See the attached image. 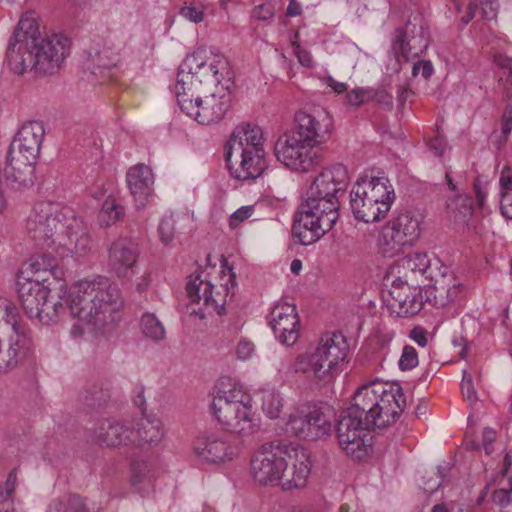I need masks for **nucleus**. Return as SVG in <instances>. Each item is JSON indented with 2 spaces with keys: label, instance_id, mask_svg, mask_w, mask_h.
<instances>
[{
  "label": "nucleus",
  "instance_id": "32",
  "mask_svg": "<svg viewBox=\"0 0 512 512\" xmlns=\"http://www.w3.org/2000/svg\"><path fill=\"white\" fill-rule=\"evenodd\" d=\"M131 426L133 428L131 445L133 446L150 448L159 444L163 438V431L159 420L142 417L135 425Z\"/></svg>",
  "mask_w": 512,
  "mask_h": 512
},
{
  "label": "nucleus",
  "instance_id": "43",
  "mask_svg": "<svg viewBox=\"0 0 512 512\" xmlns=\"http://www.w3.org/2000/svg\"><path fill=\"white\" fill-rule=\"evenodd\" d=\"M83 401L88 406L101 405L110 398L109 389L93 384L90 389H85L82 393Z\"/></svg>",
  "mask_w": 512,
  "mask_h": 512
},
{
  "label": "nucleus",
  "instance_id": "20",
  "mask_svg": "<svg viewBox=\"0 0 512 512\" xmlns=\"http://www.w3.org/2000/svg\"><path fill=\"white\" fill-rule=\"evenodd\" d=\"M429 46V29L420 15L407 20L403 28L396 30L394 49L398 56L410 61L423 54Z\"/></svg>",
  "mask_w": 512,
  "mask_h": 512
},
{
  "label": "nucleus",
  "instance_id": "41",
  "mask_svg": "<svg viewBox=\"0 0 512 512\" xmlns=\"http://www.w3.org/2000/svg\"><path fill=\"white\" fill-rule=\"evenodd\" d=\"M141 330L145 337L155 341H160L165 337V329L162 323L154 314L145 313L141 317Z\"/></svg>",
  "mask_w": 512,
  "mask_h": 512
},
{
  "label": "nucleus",
  "instance_id": "63",
  "mask_svg": "<svg viewBox=\"0 0 512 512\" xmlns=\"http://www.w3.org/2000/svg\"><path fill=\"white\" fill-rule=\"evenodd\" d=\"M54 260L53 259H50L49 263H48V267H42V264L39 262L38 259H36L32 264L31 266L33 267V269H35V273L36 274H39L41 271H43L44 273H49L51 275H55L56 273V270H55V267L54 265L51 263L53 262Z\"/></svg>",
  "mask_w": 512,
  "mask_h": 512
},
{
  "label": "nucleus",
  "instance_id": "6",
  "mask_svg": "<svg viewBox=\"0 0 512 512\" xmlns=\"http://www.w3.org/2000/svg\"><path fill=\"white\" fill-rule=\"evenodd\" d=\"M234 72L228 59L222 54H215L202 60L198 55L188 56L181 64L175 84L178 92H210L214 89H231Z\"/></svg>",
  "mask_w": 512,
  "mask_h": 512
},
{
  "label": "nucleus",
  "instance_id": "5",
  "mask_svg": "<svg viewBox=\"0 0 512 512\" xmlns=\"http://www.w3.org/2000/svg\"><path fill=\"white\" fill-rule=\"evenodd\" d=\"M262 129L255 124L242 123L233 130L226 146L225 159L234 178L255 179L266 168Z\"/></svg>",
  "mask_w": 512,
  "mask_h": 512
},
{
  "label": "nucleus",
  "instance_id": "40",
  "mask_svg": "<svg viewBox=\"0 0 512 512\" xmlns=\"http://www.w3.org/2000/svg\"><path fill=\"white\" fill-rule=\"evenodd\" d=\"M11 343L7 350H0V372H7L16 367L18 359L21 354H24L29 348V345L22 346L21 344L15 345V339L10 337Z\"/></svg>",
  "mask_w": 512,
  "mask_h": 512
},
{
  "label": "nucleus",
  "instance_id": "10",
  "mask_svg": "<svg viewBox=\"0 0 512 512\" xmlns=\"http://www.w3.org/2000/svg\"><path fill=\"white\" fill-rule=\"evenodd\" d=\"M30 43L22 53L16 52L15 44L12 42L7 47L8 63L19 74L27 70L44 74L53 73L69 52V40L56 34L44 36Z\"/></svg>",
  "mask_w": 512,
  "mask_h": 512
},
{
  "label": "nucleus",
  "instance_id": "17",
  "mask_svg": "<svg viewBox=\"0 0 512 512\" xmlns=\"http://www.w3.org/2000/svg\"><path fill=\"white\" fill-rule=\"evenodd\" d=\"M274 153L279 162L294 171L308 172L322 161L321 154L295 134L279 137Z\"/></svg>",
  "mask_w": 512,
  "mask_h": 512
},
{
  "label": "nucleus",
  "instance_id": "34",
  "mask_svg": "<svg viewBox=\"0 0 512 512\" xmlns=\"http://www.w3.org/2000/svg\"><path fill=\"white\" fill-rule=\"evenodd\" d=\"M118 61L117 53L109 47L101 49L92 48L89 51V57L85 61V69L90 70L91 74L96 75L95 69H109L114 67Z\"/></svg>",
  "mask_w": 512,
  "mask_h": 512
},
{
  "label": "nucleus",
  "instance_id": "22",
  "mask_svg": "<svg viewBox=\"0 0 512 512\" xmlns=\"http://www.w3.org/2000/svg\"><path fill=\"white\" fill-rule=\"evenodd\" d=\"M285 458L287 465L279 471V480L275 484L284 490L305 486L311 470L309 453L304 448L291 446Z\"/></svg>",
  "mask_w": 512,
  "mask_h": 512
},
{
  "label": "nucleus",
  "instance_id": "38",
  "mask_svg": "<svg viewBox=\"0 0 512 512\" xmlns=\"http://www.w3.org/2000/svg\"><path fill=\"white\" fill-rule=\"evenodd\" d=\"M447 210L455 222L464 223L472 214L471 201L463 195L454 196L447 201Z\"/></svg>",
  "mask_w": 512,
  "mask_h": 512
},
{
  "label": "nucleus",
  "instance_id": "18",
  "mask_svg": "<svg viewBox=\"0 0 512 512\" xmlns=\"http://www.w3.org/2000/svg\"><path fill=\"white\" fill-rule=\"evenodd\" d=\"M295 129L298 137L306 145L314 148L325 144L332 135L334 128L333 118L330 113L321 108L299 110L294 116Z\"/></svg>",
  "mask_w": 512,
  "mask_h": 512
},
{
  "label": "nucleus",
  "instance_id": "25",
  "mask_svg": "<svg viewBox=\"0 0 512 512\" xmlns=\"http://www.w3.org/2000/svg\"><path fill=\"white\" fill-rule=\"evenodd\" d=\"M139 257L138 244L131 238L120 237L108 249V267L118 278H128Z\"/></svg>",
  "mask_w": 512,
  "mask_h": 512
},
{
  "label": "nucleus",
  "instance_id": "23",
  "mask_svg": "<svg viewBox=\"0 0 512 512\" xmlns=\"http://www.w3.org/2000/svg\"><path fill=\"white\" fill-rule=\"evenodd\" d=\"M195 454L202 461L218 464L233 460L239 452L238 446L225 434H210L199 437L194 444Z\"/></svg>",
  "mask_w": 512,
  "mask_h": 512
},
{
  "label": "nucleus",
  "instance_id": "3",
  "mask_svg": "<svg viewBox=\"0 0 512 512\" xmlns=\"http://www.w3.org/2000/svg\"><path fill=\"white\" fill-rule=\"evenodd\" d=\"M45 128L40 121L24 123L14 136L6 157L5 182L13 190L30 188L35 183V164Z\"/></svg>",
  "mask_w": 512,
  "mask_h": 512
},
{
  "label": "nucleus",
  "instance_id": "39",
  "mask_svg": "<svg viewBox=\"0 0 512 512\" xmlns=\"http://www.w3.org/2000/svg\"><path fill=\"white\" fill-rule=\"evenodd\" d=\"M153 465L145 459H134L131 462V483L134 487L141 488L145 483H150L153 477Z\"/></svg>",
  "mask_w": 512,
  "mask_h": 512
},
{
  "label": "nucleus",
  "instance_id": "36",
  "mask_svg": "<svg viewBox=\"0 0 512 512\" xmlns=\"http://www.w3.org/2000/svg\"><path fill=\"white\" fill-rule=\"evenodd\" d=\"M400 267L403 269L405 277L417 274L425 275L430 268V260L426 253L415 252L402 258Z\"/></svg>",
  "mask_w": 512,
  "mask_h": 512
},
{
  "label": "nucleus",
  "instance_id": "15",
  "mask_svg": "<svg viewBox=\"0 0 512 512\" xmlns=\"http://www.w3.org/2000/svg\"><path fill=\"white\" fill-rule=\"evenodd\" d=\"M419 235V221L410 213H401L382 228L378 239L380 252L385 257H394L411 246Z\"/></svg>",
  "mask_w": 512,
  "mask_h": 512
},
{
  "label": "nucleus",
  "instance_id": "46",
  "mask_svg": "<svg viewBox=\"0 0 512 512\" xmlns=\"http://www.w3.org/2000/svg\"><path fill=\"white\" fill-rule=\"evenodd\" d=\"M175 224L176 220L172 214L164 216L159 224L158 232L162 243L165 245L170 244L174 238Z\"/></svg>",
  "mask_w": 512,
  "mask_h": 512
},
{
  "label": "nucleus",
  "instance_id": "60",
  "mask_svg": "<svg viewBox=\"0 0 512 512\" xmlns=\"http://www.w3.org/2000/svg\"><path fill=\"white\" fill-rule=\"evenodd\" d=\"M293 47L299 63L305 67H311L312 58L310 54L307 51L301 49L300 45L297 43H293Z\"/></svg>",
  "mask_w": 512,
  "mask_h": 512
},
{
  "label": "nucleus",
  "instance_id": "1",
  "mask_svg": "<svg viewBox=\"0 0 512 512\" xmlns=\"http://www.w3.org/2000/svg\"><path fill=\"white\" fill-rule=\"evenodd\" d=\"M65 304L66 314L103 331L120 321L124 299L116 284L96 276L76 282L66 294Z\"/></svg>",
  "mask_w": 512,
  "mask_h": 512
},
{
  "label": "nucleus",
  "instance_id": "59",
  "mask_svg": "<svg viewBox=\"0 0 512 512\" xmlns=\"http://www.w3.org/2000/svg\"><path fill=\"white\" fill-rule=\"evenodd\" d=\"M371 101H376L388 109H392L393 107V97L385 91H373Z\"/></svg>",
  "mask_w": 512,
  "mask_h": 512
},
{
  "label": "nucleus",
  "instance_id": "12",
  "mask_svg": "<svg viewBox=\"0 0 512 512\" xmlns=\"http://www.w3.org/2000/svg\"><path fill=\"white\" fill-rule=\"evenodd\" d=\"M80 219L72 211L52 201L35 203L26 222L28 234L41 245L50 246L65 231L79 228Z\"/></svg>",
  "mask_w": 512,
  "mask_h": 512
},
{
  "label": "nucleus",
  "instance_id": "26",
  "mask_svg": "<svg viewBox=\"0 0 512 512\" xmlns=\"http://www.w3.org/2000/svg\"><path fill=\"white\" fill-rule=\"evenodd\" d=\"M270 315V326L275 337L284 345H294L299 338L300 327L296 307L288 303L277 304Z\"/></svg>",
  "mask_w": 512,
  "mask_h": 512
},
{
  "label": "nucleus",
  "instance_id": "50",
  "mask_svg": "<svg viewBox=\"0 0 512 512\" xmlns=\"http://www.w3.org/2000/svg\"><path fill=\"white\" fill-rule=\"evenodd\" d=\"M254 211L253 206H242L237 209L229 219V226L234 229L244 220L248 219Z\"/></svg>",
  "mask_w": 512,
  "mask_h": 512
},
{
  "label": "nucleus",
  "instance_id": "49",
  "mask_svg": "<svg viewBox=\"0 0 512 512\" xmlns=\"http://www.w3.org/2000/svg\"><path fill=\"white\" fill-rule=\"evenodd\" d=\"M461 390L466 399L473 403L478 400L477 393L473 386L472 375L466 370L463 371V377L461 382Z\"/></svg>",
  "mask_w": 512,
  "mask_h": 512
},
{
  "label": "nucleus",
  "instance_id": "30",
  "mask_svg": "<svg viewBox=\"0 0 512 512\" xmlns=\"http://www.w3.org/2000/svg\"><path fill=\"white\" fill-rule=\"evenodd\" d=\"M350 206L354 217L365 223L378 222L385 218L388 209L380 207V203L362 193L359 187H352L350 192Z\"/></svg>",
  "mask_w": 512,
  "mask_h": 512
},
{
  "label": "nucleus",
  "instance_id": "54",
  "mask_svg": "<svg viewBox=\"0 0 512 512\" xmlns=\"http://www.w3.org/2000/svg\"><path fill=\"white\" fill-rule=\"evenodd\" d=\"M499 184L502 193L512 192V168L505 166L500 174Z\"/></svg>",
  "mask_w": 512,
  "mask_h": 512
},
{
  "label": "nucleus",
  "instance_id": "58",
  "mask_svg": "<svg viewBox=\"0 0 512 512\" xmlns=\"http://www.w3.org/2000/svg\"><path fill=\"white\" fill-rule=\"evenodd\" d=\"M501 196V213L504 217L512 219V191L509 193H502Z\"/></svg>",
  "mask_w": 512,
  "mask_h": 512
},
{
  "label": "nucleus",
  "instance_id": "29",
  "mask_svg": "<svg viewBox=\"0 0 512 512\" xmlns=\"http://www.w3.org/2000/svg\"><path fill=\"white\" fill-rule=\"evenodd\" d=\"M353 187H359V189H362V193L379 202L380 207L378 209L383 207L390 211L396 198L394 188L390 180L385 176L360 177Z\"/></svg>",
  "mask_w": 512,
  "mask_h": 512
},
{
  "label": "nucleus",
  "instance_id": "45",
  "mask_svg": "<svg viewBox=\"0 0 512 512\" xmlns=\"http://www.w3.org/2000/svg\"><path fill=\"white\" fill-rule=\"evenodd\" d=\"M419 363L418 353L413 346L405 345L398 361L399 369L409 371L415 368Z\"/></svg>",
  "mask_w": 512,
  "mask_h": 512
},
{
  "label": "nucleus",
  "instance_id": "61",
  "mask_svg": "<svg viewBox=\"0 0 512 512\" xmlns=\"http://www.w3.org/2000/svg\"><path fill=\"white\" fill-rule=\"evenodd\" d=\"M496 434L493 429L485 428L483 430V446L486 454L492 453V444L495 441Z\"/></svg>",
  "mask_w": 512,
  "mask_h": 512
},
{
  "label": "nucleus",
  "instance_id": "9",
  "mask_svg": "<svg viewBox=\"0 0 512 512\" xmlns=\"http://www.w3.org/2000/svg\"><path fill=\"white\" fill-rule=\"evenodd\" d=\"M30 43L22 53L16 52L15 44L12 42L7 47L8 63L19 74L27 70L44 74L53 73L69 52V40L56 34L44 36Z\"/></svg>",
  "mask_w": 512,
  "mask_h": 512
},
{
  "label": "nucleus",
  "instance_id": "14",
  "mask_svg": "<svg viewBox=\"0 0 512 512\" xmlns=\"http://www.w3.org/2000/svg\"><path fill=\"white\" fill-rule=\"evenodd\" d=\"M332 412L326 404L303 405L289 415L286 432L302 440L316 441L332 429Z\"/></svg>",
  "mask_w": 512,
  "mask_h": 512
},
{
  "label": "nucleus",
  "instance_id": "55",
  "mask_svg": "<svg viewBox=\"0 0 512 512\" xmlns=\"http://www.w3.org/2000/svg\"><path fill=\"white\" fill-rule=\"evenodd\" d=\"M494 63L498 68L508 70V79L512 83V57L501 53L495 54Z\"/></svg>",
  "mask_w": 512,
  "mask_h": 512
},
{
  "label": "nucleus",
  "instance_id": "2",
  "mask_svg": "<svg viewBox=\"0 0 512 512\" xmlns=\"http://www.w3.org/2000/svg\"><path fill=\"white\" fill-rule=\"evenodd\" d=\"M406 407V397L399 385L380 381L361 386L354 394L349 415L365 420L366 425L385 428L394 424Z\"/></svg>",
  "mask_w": 512,
  "mask_h": 512
},
{
  "label": "nucleus",
  "instance_id": "19",
  "mask_svg": "<svg viewBox=\"0 0 512 512\" xmlns=\"http://www.w3.org/2000/svg\"><path fill=\"white\" fill-rule=\"evenodd\" d=\"M290 447L274 442L262 445L251 460L253 479L260 485L275 484L279 480V471L287 465L285 457Z\"/></svg>",
  "mask_w": 512,
  "mask_h": 512
},
{
  "label": "nucleus",
  "instance_id": "64",
  "mask_svg": "<svg viewBox=\"0 0 512 512\" xmlns=\"http://www.w3.org/2000/svg\"><path fill=\"white\" fill-rule=\"evenodd\" d=\"M301 12H302V8H301L300 3L297 2L296 0H290L287 10H286V15L289 17H295V16L300 15Z\"/></svg>",
  "mask_w": 512,
  "mask_h": 512
},
{
  "label": "nucleus",
  "instance_id": "27",
  "mask_svg": "<svg viewBox=\"0 0 512 512\" xmlns=\"http://www.w3.org/2000/svg\"><path fill=\"white\" fill-rule=\"evenodd\" d=\"M133 428L125 422L108 419L99 422L94 431V440L101 446L119 447L131 445Z\"/></svg>",
  "mask_w": 512,
  "mask_h": 512
},
{
  "label": "nucleus",
  "instance_id": "52",
  "mask_svg": "<svg viewBox=\"0 0 512 512\" xmlns=\"http://www.w3.org/2000/svg\"><path fill=\"white\" fill-rule=\"evenodd\" d=\"M434 72L433 65L428 60H420L414 63L412 67V75L417 76L421 74L424 79H428Z\"/></svg>",
  "mask_w": 512,
  "mask_h": 512
},
{
  "label": "nucleus",
  "instance_id": "62",
  "mask_svg": "<svg viewBox=\"0 0 512 512\" xmlns=\"http://www.w3.org/2000/svg\"><path fill=\"white\" fill-rule=\"evenodd\" d=\"M134 404L139 407L141 413H144L146 410V401L144 398V387L138 386L136 387V394L133 397Z\"/></svg>",
  "mask_w": 512,
  "mask_h": 512
},
{
  "label": "nucleus",
  "instance_id": "53",
  "mask_svg": "<svg viewBox=\"0 0 512 512\" xmlns=\"http://www.w3.org/2000/svg\"><path fill=\"white\" fill-rule=\"evenodd\" d=\"M254 344L247 340L241 339L236 346V355L240 360H246L250 358L254 353Z\"/></svg>",
  "mask_w": 512,
  "mask_h": 512
},
{
  "label": "nucleus",
  "instance_id": "51",
  "mask_svg": "<svg viewBox=\"0 0 512 512\" xmlns=\"http://www.w3.org/2000/svg\"><path fill=\"white\" fill-rule=\"evenodd\" d=\"M180 15L193 23H200L204 19L203 7L184 6L180 9Z\"/></svg>",
  "mask_w": 512,
  "mask_h": 512
},
{
  "label": "nucleus",
  "instance_id": "48",
  "mask_svg": "<svg viewBox=\"0 0 512 512\" xmlns=\"http://www.w3.org/2000/svg\"><path fill=\"white\" fill-rule=\"evenodd\" d=\"M373 96V90L364 89V88H356L349 91L346 94L347 104L353 107H359L366 102L371 101Z\"/></svg>",
  "mask_w": 512,
  "mask_h": 512
},
{
  "label": "nucleus",
  "instance_id": "13",
  "mask_svg": "<svg viewBox=\"0 0 512 512\" xmlns=\"http://www.w3.org/2000/svg\"><path fill=\"white\" fill-rule=\"evenodd\" d=\"M231 89H215L210 92L184 93L176 95L180 109L198 123L209 125L220 121L231 103Z\"/></svg>",
  "mask_w": 512,
  "mask_h": 512
},
{
  "label": "nucleus",
  "instance_id": "16",
  "mask_svg": "<svg viewBox=\"0 0 512 512\" xmlns=\"http://www.w3.org/2000/svg\"><path fill=\"white\" fill-rule=\"evenodd\" d=\"M371 425L342 411L336 425V437L340 449L349 457L361 460L372 446Z\"/></svg>",
  "mask_w": 512,
  "mask_h": 512
},
{
  "label": "nucleus",
  "instance_id": "33",
  "mask_svg": "<svg viewBox=\"0 0 512 512\" xmlns=\"http://www.w3.org/2000/svg\"><path fill=\"white\" fill-rule=\"evenodd\" d=\"M0 308L4 309V322L11 326L12 331L16 335L15 345L19 346L21 344L23 347L30 345V339L27 336V328L15 304L7 299H1Z\"/></svg>",
  "mask_w": 512,
  "mask_h": 512
},
{
  "label": "nucleus",
  "instance_id": "8",
  "mask_svg": "<svg viewBox=\"0 0 512 512\" xmlns=\"http://www.w3.org/2000/svg\"><path fill=\"white\" fill-rule=\"evenodd\" d=\"M337 198L305 195L295 213L292 235L301 245H311L328 233L339 218Z\"/></svg>",
  "mask_w": 512,
  "mask_h": 512
},
{
  "label": "nucleus",
  "instance_id": "47",
  "mask_svg": "<svg viewBox=\"0 0 512 512\" xmlns=\"http://www.w3.org/2000/svg\"><path fill=\"white\" fill-rule=\"evenodd\" d=\"M399 306L405 316L415 315L422 309V295L406 296L404 299H398Z\"/></svg>",
  "mask_w": 512,
  "mask_h": 512
},
{
  "label": "nucleus",
  "instance_id": "24",
  "mask_svg": "<svg viewBox=\"0 0 512 512\" xmlns=\"http://www.w3.org/2000/svg\"><path fill=\"white\" fill-rule=\"evenodd\" d=\"M348 180V171L342 164L326 167L315 177L305 195L339 199L346 190Z\"/></svg>",
  "mask_w": 512,
  "mask_h": 512
},
{
  "label": "nucleus",
  "instance_id": "56",
  "mask_svg": "<svg viewBox=\"0 0 512 512\" xmlns=\"http://www.w3.org/2000/svg\"><path fill=\"white\" fill-rule=\"evenodd\" d=\"M409 337L421 347H425L427 345V331L420 326L414 327L410 331Z\"/></svg>",
  "mask_w": 512,
  "mask_h": 512
},
{
  "label": "nucleus",
  "instance_id": "57",
  "mask_svg": "<svg viewBox=\"0 0 512 512\" xmlns=\"http://www.w3.org/2000/svg\"><path fill=\"white\" fill-rule=\"evenodd\" d=\"M493 501L504 507L511 502V492L508 489H497L492 494Z\"/></svg>",
  "mask_w": 512,
  "mask_h": 512
},
{
  "label": "nucleus",
  "instance_id": "44",
  "mask_svg": "<svg viewBox=\"0 0 512 512\" xmlns=\"http://www.w3.org/2000/svg\"><path fill=\"white\" fill-rule=\"evenodd\" d=\"M283 407V401L279 394L268 392L263 395L262 409L270 419H275L280 415Z\"/></svg>",
  "mask_w": 512,
  "mask_h": 512
},
{
  "label": "nucleus",
  "instance_id": "7",
  "mask_svg": "<svg viewBox=\"0 0 512 512\" xmlns=\"http://www.w3.org/2000/svg\"><path fill=\"white\" fill-rule=\"evenodd\" d=\"M349 344L341 333L322 335L312 352L298 355L293 362L296 373H303L322 383H330L347 359Z\"/></svg>",
  "mask_w": 512,
  "mask_h": 512
},
{
  "label": "nucleus",
  "instance_id": "37",
  "mask_svg": "<svg viewBox=\"0 0 512 512\" xmlns=\"http://www.w3.org/2000/svg\"><path fill=\"white\" fill-rule=\"evenodd\" d=\"M66 235L70 239L71 244L73 243V248L71 251L77 257H86L92 251V239L89 233L82 225V221L80 220L79 228H75L70 232L65 231Z\"/></svg>",
  "mask_w": 512,
  "mask_h": 512
},
{
  "label": "nucleus",
  "instance_id": "11",
  "mask_svg": "<svg viewBox=\"0 0 512 512\" xmlns=\"http://www.w3.org/2000/svg\"><path fill=\"white\" fill-rule=\"evenodd\" d=\"M47 277L38 275L36 279L18 276L17 294L22 309L30 319H36L43 325L55 324L66 316V295L60 300H49L50 289L45 283Z\"/></svg>",
  "mask_w": 512,
  "mask_h": 512
},
{
  "label": "nucleus",
  "instance_id": "28",
  "mask_svg": "<svg viewBox=\"0 0 512 512\" xmlns=\"http://www.w3.org/2000/svg\"><path fill=\"white\" fill-rule=\"evenodd\" d=\"M126 181L138 206L143 207L153 191L154 176L151 168L144 164L131 167L126 174Z\"/></svg>",
  "mask_w": 512,
  "mask_h": 512
},
{
  "label": "nucleus",
  "instance_id": "31",
  "mask_svg": "<svg viewBox=\"0 0 512 512\" xmlns=\"http://www.w3.org/2000/svg\"><path fill=\"white\" fill-rule=\"evenodd\" d=\"M43 36L39 30V22L33 11L24 13L11 37L9 44H15L16 52L22 53L29 47L33 40L41 39Z\"/></svg>",
  "mask_w": 512,
  "mask_h": 512
},
{
  "label": "nucleus",
  "instance_id": "21",
  "mask_svg": "<svg viewBox=\"0 0 512 512\" xmlns=\"http://www.w3.org/2000/svg\"><path fill=\"white\" fill-rule=\"evenodd\" d=\"M236 285L235 274L232 269H228V280L221 284V291L214 292V286L210 281H204L200 279V275H191L186 286L188 297L192 302L198 303L203 299L204 305L217 311L218 314H222L224 311V305L227 302V296L230 289H233Z\"/></svg>",
  "mask_w": 512,
  "mask_h": 512
},
{
  "label": "nucleus",
  "instance_id": "4",
  "mask_svg": "<svg viewBox=\"0 0 512 512\" xmlns=\"http://www.w3.org/2000/svg\"><path fill=\"white\" fill-rule=\"evenodd\" d=\"M210 410L226 431L242 438L250 437L259 430L249 395L240 386L232 384L229 378L217 382Z\"/></svg>",
  "mask_w": 512,
  "mask_h": 512
},
{
  "label": "nucleus",
  "instance_id": "42",
  "mask_svg": "<svg viewBox=\"0 0 512 512\" xmlns=\"http://www.w3.org/2000/svg\"><path fill=\"white\" fill-rule=\"evenodd\" d=\"M124 207L116 203L112 198H107L99 213V219L102 224L110 226L124 216Z\"/></svg>",
  "mask_w": 512,
  "mask_h": 512
},
{
  "label": "nucleus",
  "instance_id": "35",
  "mask_svg": "<svg viewBox=\"0 0 512 512\" xmlns=\"http://www.w3.org/2000/svg\"><path fill=\"white\" fill-rule=\"evenodd\" d=\"M47 512H88V509L80 495L67 494L53 499Z\"/></svg>",
  "mask_w": 512,
  "mask_h": 512
}]
</instances>
